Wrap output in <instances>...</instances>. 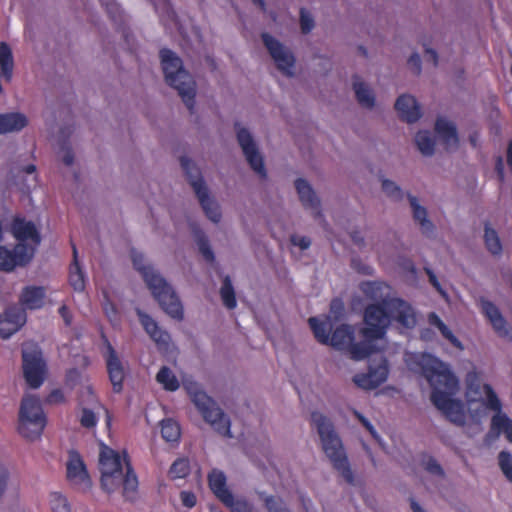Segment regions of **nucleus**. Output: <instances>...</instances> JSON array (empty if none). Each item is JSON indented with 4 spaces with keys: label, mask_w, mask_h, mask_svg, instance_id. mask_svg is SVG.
Instances as JSON below:
<instances>
[{
    "label": "nucleus",
    "mask_w": 512,
    "mask_h": 512,
    "mask_svg": "<svg viewBox=\"0 0 512 512\" xmlns=\"http://www.w3.org/2000/svg\"><path fill=\"white\" fill-rule=\"evenodd\" d=\"M395 110L400 119L407 123H415L421 117L420 106L411 95H400L395 102Z\"/></svg>",
    "instance_id": "obj_21"
},
{
    "label": "nucleus",
    "mask_w": 512,
    "mask_h": 512,
    "mask_svg": "<svg viewBox=\"0 0 512 512\" xmlns=\"http://www.w3.org/2000/svg\"><path fill=\"white\" fill-rule=\"evenodd\" d=\"M160 59L166 83L178 91L190 113H193L196 96L193 77L184 69L181 58L172 50L168 48L161 49Z\"/></svg>",
    "instance_id": "obj_6"
},
{
    "label": "nucleus",
    "mask_w": 512,
    "mask_h": 512,
    "mask_svg": "<svg viewBox=\"0 0 512 512\" xmlns=\"http://www.w3.org/2000/svg\"><path fill=\"white\" fill-rule=\"evenodd\" d=\"M183 385L203 419L222 436L231 437L230 420L216 402L201 390L197 382L185 381Z\"/></svg>",
    "instance_id": "obj_7"
},
{
    "label": "nucleus",
    "mask_w": 512,
    "mask_h": 512,
    "mask_svg": "<svg viewBox=\"0 0 512 512\" xmlns=\"http://www.w3.org/2000/svg\"><path fill=\"white\" fill-rule=\"evenodd\" d=\"M425 272L429 278V282L432 284L434 288H436L439 292H442L441 285L435 275V273L430 268H425Z\"/></svg>",
    "instance_id": "obj_61"
},
{
    "label": "nucleus",
    "mask_w": 512,
    "mask_h": 512,
    "mask_svg": "<svg viewBox=\"0 0 512 512\" xmlns=\"http://www.w3.org/2000/svg\"><path fill=\"white\" fill-rule=\"evenodd\" d=\"M260 499L267 512H291L288 504L280 496L262 493Z\"/></svg>",
    "instance_id": "obj_37"
},
{
    "label": "nucleus",
    "mask_w": 512,
    "mask_h": 512,
    "mask_svg": "<svg viewBox=\"0 0 512 512\" xmlns=\"http://www.w3.org/2000/svg\"><path fill=\"white\" fill-rule=\"evenodd\" d=\"M58 312L60 314V316L63 318L65 324L67 326L71 325V322H72V315L68 309V307L66 305H62L59 309H58Z\"/></svg>",
    "instance_id": "obj_60"
},
{
    "label": "nucleus",
    "mask_w": 512,
    "mask_h": 512,
    "mask_svg": "<svg viewBox=\"0 0 512 512\" xmlns=\"http://www.w3.org/2000/svg\"><path fill=\"white\" fill-rule=\"evenodd\" d=\"M382 190L389 197L394 198L396 200L402 199V197H403L401 188L390 180L385 179L382 181Z\"/></svg>",
    "instance_id": "obj_47"
},
{
    "label": "nucleus",
    "mask_w": 512,
    "mask_h": 512,
    "mask_svg": "<svg viewBox=\"0 0 512 512\" xmlns=\"http://www.w3.org/2000/svg\"><path fill=\"white\" fill-rule=\"evenodd\" d=\"M237 140L250 167L262 178L266 177L264 162L252 135L246 128L237 130Z\"/></svg>",
    "instance_id": "obj_16"
},
{
    "label": "nucleus",
    "mask_w": 512,
    "mask_h": 512,
    "mask_svg": "<svg viewBox=\"0 0 512 512\" xmlns=\"http://www.w3.org/2000/svg\"><path fill=\"white\" fill-rule=\"evenodd\" d=\"M423 376L432 387L431 402L452 423L464 425L465 413L460 400L452 398L458 389V379L448 365L430 355L421 362Z\"/></svg>",
    "instance_id": "obj_1"
},
{
    "label": "nucleus",
    "mask_w": 512,
    "mask_h": 512,
    "mask_svg": "<svg viewBox=\"0 0 512 512\" xmlns=\"http://www.w3.org/2000/svg\"><path fill=\"white\" fill-rule=\"evenodd\" d=\"M373 341L374 340H366L364 338V341L356 343L352 342L348 348L351 358L353 360H363L375 353L377 351V347L372 343Z\"/></svg>",
    "instance_id": "obj_32"
},
{
    "label": "nucleus",
    "mask_w": 512,
    "mask_h": 512,
    "mask_svg": "<svg viewBox=\"0 0 512 512\" xmlns=\"http://www.w3.org/2000/svg\"><path fill=\"white\" fill-rule=\"evenodd\" d=\"M106 352L104 359L109 380L112 384L113 392L120 393L123 390V383L126 377V369L124 364L109 340L104 337Z\"/></svg>",
    "instance_id": "obj_13"
},
{
    "label": "nucleus",
    "mask_w": 512,
    "mask_h": 512,
    "mask_svg": "<svg viewBox=\"0 0 512 512\" xmlns=\"http://www.w3.org/2000/svg\"><path fill=\"white\" fill-rule=\"evenodd\" d=\"M415 142L423 155L430 156L434 153L435 141L428 131L417 132Z\"/></svg>",
    "instance_id": "obj_39"
},
{
    "label": "nucleus",
    "mask_w": 512,
    "mask_h": 512,
    "mask_svg": "<svg viewBox=\"0 0 512 512\" xmlns=\"http://www.w3.org/2000/svg\"><path fill=\"white\" fill-rule=\"evenodd\" d=\"M261 37L269 54L275 61L277 68L288 76L292 75L291 69L295 63L293 54L287 51L284 46L270 34L263 33Z\"/></svg>",
    "instance_id": "obj_15"
},
{
    "label": "nucleus",
    "mask_w": 512,
    "mask_h": 512,
    "mask_svg": "<svg viewBox=\"0 0 512 512\" xmlns=\"http://www.w3.org/2000/svg\"><path fill=\"white\" fill-rule=\"evenodd\" d=\"M392 321L404 328H413L416 317L411 305L403 299L368 304L363 312L365 326L361 329V335L366 340L382 339Z\"/></svg>",
    "instance_id": "obj_2"
},
{
    "label": "nucleus",
    "mask_w": 512,
    "mask_h": 512,
    "mask_svg": "<svg viewBox=\"0 0 512 512\" xmlns=\"http://www.w3.org/2000/svg\"><path fill=\"white\" fill-rule=\"evenodd\" d=\"M231 512H252V506L246 500H235L232 496L231 501L223 502Z\"/></svg>",
    "instance_id": "obj_45"
},
{
    "label": "nucleus",
    "mask_w": 512,
    "mask_h": 512,
    "mask_svg": "<svg viewBox=\"0 0 512 512\" xmlns=\"http://www.w3.org/2000/svg\"><path fill=\"white\" fill-rule=\"evenodd\" d=\"M23 375L32 389L39 388L45 379L46 363L43 360L42 352L36 345H29L22 350Z\"/></svg>",
    "instance_id": "obj_10"
},
{
    "label": "nucleus",
    "mask_w": 512,
    "mask_h": 512,
    "mask_svg": "<svg viewBox=\"0 0 512 512\" xmlns=\"http://www.w3.org/2000/svg\"><path fill=\"white\" fill-rule=\"evenodd\" d=\"M46 426V416L38 397L26 395L23 397L19 410V433L34 440L40 437Z\"/></svg>",
    "instance_id": "obj_8"
},
{
    "label": "nucleus",
    "mask_w": 512,
    "mask_h": 512,
    "mask_svg": "<svg viewBox=\"0 0 512 512\" xmlns=\"http://www.w3.org/2000/svg\"><path fill=\"white\" fill-rule=\"evenodd\" d=\"M190 473V463L185 458H179L173 462L169 469L171 479H183Z\"/></svg>",
    "instance_id": "obj_43"
},
{
    "label": "nucleus",
    "mask_w": 512,
    "mask_h": 512,
    "mask_svg": "<svg viewBox=\"0 0 512 512\" xmlns=\"http://www.w3.org/2000/svg\"><path fill=\"white\" fill-rule=\"evenodd\" d=\"M181 167L192 186L205 215L214 223L221 219V212L218 204L210 198L200 169L186 156L180 158Z\"/></svg>",
    "instance_id": "obj_9"
},
{
    "label": "nucleus",
    "mask_w": 512,
    "mask_h": 512,
    "mask_svg": "<svg viewBox=\"0 0 512 512\" xmlns=\"http://www.w3.org/2000/svg\"><path fill=\"white\" fill-rule=\"evenodd\" d=\"M0 66L5 80L10 81L13 72V55L6 42L0 43Z\"/></svg>",
    "instance_id": "obj_36"
},
{
    "label": "nucleus",
    "mask_w": 512,
    "mask_h": 512,
    "mask_svg": "<svg viewBox=\"0 0 512 512\" xmlns=\"http://www.w3.org/2000/svg\"><path fill=\"white\" fill-rule=\"evenodd\" d=\"M195 238L201 255L207 262L212 263L215 260V255L210 247L209 240L206 234L203 231L198 230L195 232Z\"/></svg>",
    "instance_id": "obj_42"
},
{
    "label": "nucleus",
    "mask_w": 512,
    "mask_h": 512,
    "mask_svg": "<svg viewBox=\"0 0 512 512\" xmlns=\"http://www.w3.org/2000/svg\"><path fill=\"white\" fill-rule=\"evenodd\" d=\"M425 469L435 475H443L444 471L441 467V465L432 457H429L427 461L425 462Z\"/></svg>",
    "instance_id": "obj_52"
},
{
    "label": "nucleus",
    "mask_w": 512,
    "mask_h": 512,
    "mask_svg": "<svg viewBox=\"0 0 512 512\" xmlns=\"http://www.w3.org/2000/svg\"><path fill=\"white\" fill-rule=\"evenodd\" d=\"M49 504L52 512H71V506L67 498L59 492L50 494Z\"/></svg>",
    "instance_id": "obj_44"
},
{
    "label": "nucleus",
    "mask_w": 512,
    "mask_h": 512,
    "mask_svg": "<svg viewBox=\"0 0 512 512\" xmlns=\"http://www.w3.org/2000/svg\"><path fill=\"white\" fill-rule=\"evenodd\" d=\"M9 479L8 470L0 463V498L3 496Z\"/></svg>",
    "instance_id": "obj_58"
},
{
    "label": "nucleus",
    "mask_w": 512,
    "mask_h": 512,
    "mask_svg": "<svg viewBox=\"0 0 512 512\" xmlns=\"http://www.w3.org/2000/svg\"><path fill=\"white\" fill-rule=\"evenodd\" d=\"M353 89L355 91V96L358 103L365 108H372L375 104V97L368 86L358 80V77L355 76L353 82Z\"/></svg>",
    "instance_id": "obj_31"
},
{
    "label": "nucleus",
    "mask_w": 512,
    "mask_h": 512,
    "mask_svg": "<svg viewBox=\"0 0 512 512\" xmlns=\"http://www.w3.org/2000/svg\"><path fill=\"white\" fill-rule=\"evenodd\" d=\"M132 262L162 310L170 317L182 320L184 313L181 301L167 281L156 273L153 267L144 264V256L141 253L133 252Z\"/></svg>",
    "instance_id": "obj_4"
},
{
    "label": "nucleus",
    "mask_w": 512,
    "mask_h": 512,
    "mask_svg": "<svg viewBox=\"0 0 512 512\" xmlns=\"http://www.w3.org/2000/svg\"><path fill=\"white\" fill-rule=\"evenodd\" d=\"M136 314L146 333L157 345H168L170 335L165 330L161 329L158 323L149 314L139 308L136 309Z\"/></svg>",
    "instance_id": "obj_23"
},
{
    "label": "nucleus",
    "mask_w": 512,
    "mask_h": 512,
    "mask_svg": "<svg viewBox=\"0 0 512 512\" xmlns=\"http://www.w3.org/2000/svg\"><path fill=\"white\" fill-rule=\"evenodd\" d=\"M101 471V487L107 493L123 488L122 495L126 500L133 501L138 492V478L131 465L129 456L123 457L112 448L103 446L99 457Z\"/></svg>",
    "instance_id": "obj_3"
},
{
    "label": "nucleus",
    "mask_w": 512,
    "mask_h": 512,
    "mask_svg": "<svg viewBox=\"0 0 512 512\" xmlns=\"http://www.w3.org/2000/svg\"><path fill=\"white\" fill-rule=\"evenodd\" d=\"M483 390L486 395V407L496 412L491 419V430L504 433L506 439L512 442V420L506 414L501 413L502 404L492 386L484 384Z\"/></svg>",
    "instance_id": "obj_11"
},
{
    "label": "nucleus",
    "mask_w": 512,
    "mask_h": 512,
    "mask_svg": "<svg viewBox=\"0 0 512 512\" xmlns=\"http://www.w3.org/2000/svg\"><path fill=\"white\" fill-rule=\"evenodd\" d=\"M506 158L507 165L512 172V139L508 142Z\"/></svg>",
    "instance_id": "obj_64"
},
{
    "label": "nucleus",
    "mask_w": 512,
    "mask_h": 512,
    "mask_svg": "<svg viewBox=\"0 0 512 512\" xmlns=\"http://www.w3.org/2000/svg\"><path fill=\"white\" fill-rule=\"evenodd\" d=\"M435 131L439 135V137L443 140L445 145H450L451 143L454 146L458 145V135L456 127L453 123L443 119L438 118L435 123Z\"/></svg>",
    "instance_id": "obj_30"
},
{
    "label": "nucleus",
    "mask_w": 512,
    "mask_h": 512,
    "mask_svg": "<svg viewBox=\"0 0 512 512\" xmlns=\"http://www.w3.org/2000/svg\"><path fill=\"white\" fill-rule=\"evenodd\" d=\"M484 241L486 248L493 255H499L502 252V245L497 232L490 228L488 223L485 225Z\"/></svg>",
    "instance_id": "obj_41"
},
{
    "label": "nucleus",
    "mask_w": 512,
    "mask_h": 512,
    "mask_svg": "<svg viewBox=\"0 0 512 512\" xmlns=\"http://www.w3.org/2000/svg\"><path fill=\"white\" fill-rule=\"evenodd\" d=\"M311 421L316 427L321 439L322 449L329 458L332 466L350 485L355 484L354 474L344 451L342 441L334 430L332 422L322 413H311Z\"/></svg>",
    "instance_id": "obj_5"
},
{
    "label": "nucleus",
    "mask_w": 512,
    "mask_h": 512,
    "mask_svg": "<svg viewBox=\"0 0 512 512\" xmlns=\"http://www.w3.org/2000/svg\"><path fill=\"white\" fill-rule=\"evenodd\" d=\"M67 479L73 485L80 486L83 490L91 487V479L88 474L86 465L76 450L68 453V461L66 464Z\"/></svg>",
    "instance_id": "obj_17"
},
{
    "label": "nucleus",
    "mask_w": 512,
    "mask_h": 512,
    "mask_svg": "<svg viewBox=\"0 0 512 512\" xmlns=\"http://www.w3.org/2000/svg\"><path fill=\"white\" fill-rule=\"evenodd\" d=\"M97 421V417L91 409L83 408L80 423L84 428L91 429L95 427Z\"/></svg>",
    "instance_id": "obj_48"
},
{
    "label": "nucleus",
    "mask_w": 512,
    "mask_h": 512,
    "mask_svg": "<svg viewBox=\"0 0 512 512\" xmlns=\"http://www.w3.org/2000/svg\"><path fill=\"white\" fill-rule=\"evenodd\" d=\"M291 243L295 246H298L302 250H306L310 247L311 240L306 236L293 235L291 236Z\"/></svg>",
    "instance_id": "obj_56"
},
{
    "label": "nucleus",
    "mask_w": 512,
    "mask_h": 512,
    "mask_svg": "<svg viewBox=\"0 0 512 512\" xmlns=\"http://www.w3.org/2000/svg\"><path fill=\"white\" fill-rule=\"evenodd\" d=\"M308 323L316 340L321 344L328 345L331 330L330 324L319 320L317 317H310Z\"/></svg>",
    "instance_id": "obj_33"
},
{
    "label": "nucleus",
    "mask_w": 512,
    "mask_h": 512,
    "mask_svg": "<svg viewBox=\"0 0 512 512\" xmlns=\"http://www.w3.org/2000/svg\"><path fill=\"white\" fill-rule=\"evenodd\" d=\"M314 19L305 8L300 9V28L303 34H308L314 28Z\"/></svg>",
    "instance_id": "obj_46"
},
{
    "label": "nucleus",
    "mask_w": 512,
    "mask_h": 512,
    "mask_svg": "<svg viewBox=\"0 0 512 512\" xmlns=\"http://www.w3.org/2000/svg\"><path fill=\"white\" fill-rule=\"evenodd\" d=\"M221 299L223 304L228 309H234L237 305L235 291L229 276L223 279L220 289Z\"/></svg>",
    "instance_id": "obj_40"
},
{
    "label": "nucleus",
    "mask_w": 512,
    "mask_h": 512,
    "mask_svg": "<svg viewBox=\"0 0 512 512\" xmlns=\"http://www.w3.org/2000/svg\"><path fill=\"white\" fill-rule=\"evenodd\" d=\"M180 499L182 504L187 508L194 507L197 502L195 494L190 491H182L180 493Z\"/></svg>",
    "instance_id": "obj_55"
},
{
    "label": "nucleus",
    "mask_w": 512,
    "mask_h": 512,
    "mask_svg": "<svg viewBox=\"0 0 512 512\" xmlns=\"http://www.w3.org/2000/svg\"><path fill=\"white\" fill-rule=\"evenodd\" d=\"M62 161L63 163L66 165V166H71L74 162V154H73V151L68 148L64 155H63V158H62Z\"/></svg>",
    "instance_id": "obj_63"
},
{
    "label": "nucleus",
    "mask_w": 512,
    "mask_h": 512,
    "mask_svg": "<svg viewBox=\"0 0 512 512\" xmlns=\"http://www.w3.org/2000/svg\"><path fill=\"white\" fill-rule=\"evenodd\" d=\"M27 125V117L20 112L0 114V134L21 131Z\"/></svg>",
    "instance_id": "obj_27"
},
{
    "label": "nucleus",
    "mask_w": 512,
    "mask_h": 512,
    "mask_svg": "<svg viewBox=\"0 0 512 512\" xmlns=\"http://www.w3.org/2000/svg\"><path fill=\"white\" fill-rule=\"evenodd\" d=\"M481 308H482L483 314L490 321V323L493 326L494 330L500 336L508 335V330L506 328V320L502 316V314H501L500 310L498 309V307L495 304H493L491 301L482 300L481 301Z\"/></svg>",
    "instance_id": "obj_26"
},
{
    "label": "nucleus",
    "mask_w": 512,
    "mask_h": 512,
    "mask_svg": "<svg viewBox=\"0 0 512 512\" xmlns=\"http://www.w3.org/2000/svg\"><path fill=\"white\" fill-rule=\"evenodd\" d=\"M408 65L416 75L421 72V58L418 53H413L408 59Z\"/></svg>",
    "instance_id": "obj_57"
},
{
    "label": "nucleus",
    "mask_w": 512,
    "mask_h": 512,
    "mask_svg": "<svg viewBox=\"0 0 512 512\" xmlns=\"http://www.w3.org/2000/svg\"><path fill=\"white\" fill-rule=\"evenodd\" d=\"M408 199L413 210L414 219L419 222V224L421 225L422 229L425 232L431 231L433 229V224L427 218L426 209L423 206L419 205L418 200L415 196L409 194Z\"/></svg>",
    "instance_id": "obj_35"
},
{
    "label": "nucleus",
    "mask_w": 512,
    "mask_h": 512,
    "mask_svg": "<svg viewBox=\"0 0 512 512\" xmlns=\"http://www.w3.org/2000/svg\"><path fill=\"white\" fill-rule=\"evenodd\" d=\"M161 435L167 442H177L181 436L179 424L172 419H165L161 422Z\"/></svg>",
    "instance_id": "obj_38"
},
{
    "label": "nucleus",
    "mask_w": 512,
    "mask_h": 512,
    "mask_svg": "<svg viewBox=\"0 0 512 512\" xmlns=\"http://www.w3.org/2000/svg\"><path fill=\"white\" fill-rule=\"evenodd\" d=\"M11 230L13 236L19 241V243L30 240L35 246L40 244L41 238L36 229V226L31 221H26L24 218H14Z\"/></svg>",
    "instance_id": "obj_22"
},
{
    "label": "nucleus",
    "mask_w": 512,
    "mask_h": 512,
    "mask_svg": "<svg viewBox=\"0 0 512 512\" xmlns=\"http://www.w3.org/2000/svg\"><path fill=\"white\" fill-rule=\"evenodd\" d=\"M208 483L212 492L222 503L231 501L233 494L227 488V479L222 471L213 469L208 474Z\"/></svg>",
    "instance_id": "obj_25"
},
{
    "label": "nucleus",
    "mask_w": 512,
    "mask_h": 512,
    "mask_svg": "<svg viewBox=\"0 0 512 512\" xmlns=\"http://www.w3.org/2000/svg\"><path fill=\"white\" fill-rule=\"evenodd\" d=\"M72 249L73 261L69 267V283L75 291L82 292L86 285L85 274L80 267L77 248L74 244L72 245Z\"/></svg>",
    "instance_id": "obj_29"
},
{
    "label": "nucleus",
    "mask_w": 512,
    "mask_h": 512,
    "mask_svg": "<svg viewBox=\"0 0 512 512\" xmlns=\"http://www.w3.org/2000/svg\"><path fill=\"white\" fill-rule=\"evenodd\" d=\"M441 335L448 340L454 347L462 348V344L459 339L453 334V332L444 323L439 329Z\"/></svg>",
    "instance_id": "obj_49"
},
{
    "label": "nucleus",
    "mask_w": 512,
    "mask_h": 512,
    "mask_svg": "<svg viewBox=\"0 0 512 512\" xmlns=\"http://www.w3.org/2000/svg\"><path fill=\"white\" fill-rule=\"evenodd\" d=\"M295 188L302 205L312 211L315 219L321 218L320 201L311 185L306 180L299 178L295 181Z\"/></svg>",
    "instance_id": "obj_20"
},
{
    "label": "nucleus",
    "mask_w": 512,
    "mask_h": 512,
    "mask_svg": "<svg viewBox=\"0 0 512 512\" xmlns=\"http://www.w3.org/2000/svg\"><path fill=\"white\" fill-rule=\"evenodd\" d=\"M499 466L504 472L512 466V455L507 451H501L498 455Z\"/></svg>",
    "instance_id": "obj_54"
},
{
    "label": "nucleus",
    "mask_w": 512,
    "mask_h": 512,
    "mask_svg": "<svg viewBox=\"0 0 512 512\" xmlns=\"http://www.w3.org/2000/svg\"><path fill=\"white\" fill-rule=\"evenodd\" d=\"M389 374L388 361L384 356H379L378 359L371 360L368 372L356 374L353 377V382L364 390H372L384 383Z\"/></svg>",
    "instance_id": "obj_12"
},
{
    "label": "nucleus",
    "mask_w": 512,
    "mask_h": 512,
    "mask_svg": "<svg viewBox=\"0 0 512 512\" xmlns=\"http://www.w3.org/2000/svg\"><path fill=\"white\" fill-rule=\"evenodd\" d=\"M354 415L360 421V423L367 429V431L371 434V436L374 439L378 440L379 435H378L377 431L375 430L374 426L370 423V421L357 411L354 412Z\"/></svg>",
    "instance_id": "obj_50"
},
{
    "label": "nucleus",
    "mask_w": 512,
    "mask_h": 512,
    "mask_svg": "<svg viewBox=\"0 0 512 512\" xmlns=\"http://www.w3.org/2000/svg\"><path fill=\"white\" fill-rule=\"evenodd\" d=\"M354 415L360 421V423L367 429V431L371 434V436L374 439L378 440L379 435H378L377 431L375 430L374 426L370 423V421L357 411L354 412Z\"/></svg>",
    "instance_id": "obj_51"
},
{
    "label": "nucleus",
    "mask_w": 512,
    "mask_h": 512,
    "mask_svg": "<svg viewBox=\"0 0 512 512\" xmlns=\"http://www.w3.org/2000/svg\"><path fill=\"white\" fill-rule=\"evenodd\" d=\"M428 322L430 325L436 327L438 330L444 324L442 319L435 312H431L428 314Z\"/></svg>",
    "instance_id": "obj_62"
},
{
    "label": "nucleus",
    "mask_w": 512,
    "mask_h": 512,
    "mask_svg": "<svg viewBox=\"0 0 512 512\" xmlns=\"http://www.w3.org/2000/svg\"><path fill=\"white\" fill-rule=\"evenodd\" d=\"M354 340V331L351 326L342 324L333 331L329 338V344L335 349L345 350L350 347Z\"/></svg>",
    "instance_id": "obj_28"
},
{
    "label": "nucleus",
    "mask_w": 512,
    "mask_h": 512,
    "mask_svg": "<svg viewBox=\"0 0 512 512\" xmlns=\"http://www.w3.org/2000/svg\"><path fill=\"white\" fill-rule=\"evenodd\" d=\"M47 292L43 286L28 285L25 286L19 295V304L21 309L39 310L46 303Z\"/></svg>",
    "instance_id": "obj_19"
},
{
    "label": "nucleus",
    "mask_w": 512,
    "mask_h": 512,
    "mask_svg": "<svg viewBox=\"0 0 512 512\" xmlns=\"http://www.w3.org/2000/svg\"><path fill=\"white\" fill-rule=\"evenodd\" d=\"M495 170L499 179L500 183L504 182V163L503 158L501 156H498L495 163Z\"/></svg>",
    "instance_id": "obj_59"
},
{
    "label": "nucleus",
    "mask_w": 512,
    "mask_h": 512,
    "mask_svg": "<svg viewBox=\"0 0 512 512\" xmlns=\"http://www.w3.org/2000/svg\"><path fill=\"white\" fill-rule=\"evenodd\" d=\"M360 290L365 297L374 303H383L384 301L395 300V297H390V286L381 281H364L360 284Z\"/></svg>",
    "instance_id": "obj_24"
},
{
    "label": "nucleus",
    "mask_w": 512,
    "mask_h": 512,
    "mask_svg": "<svg viewBox=\"0 0 512 512\" xmlns=\"http://www.w3.org/2000/svg\"><path fill=\"white\" fill-rule=\"evenodd\" d=\"M156 381L166 390L170 392L176 391L180 387V383L176 375L167 366H162L156 374Z\"/></svg>",
    "instance_id": "obj_34"
},
{
    "label": "nucleus",
    "mask_w": 512,
    "mask_h": 512,
    "mask_svg": "<svg viewBox=\"0 0 512 512\" xmlns=\"http://www.w3.org/2000/svg\"><path fill=\"white\" fill-rule=\"evenodd\" d=\"M65 401L64 393L61 389L52 390L46 397L48 404H59Z\"/></svg>",
    "instance_id": "obj_53"
},
{
    "label": "nucleus",
    "mask_w": 512,
    "mask_h": 512,
    "mask_svg": "<svg viewBox=\"0 0 512 512\" xmlns=\"http://www.w3.org/2000/svg\"><path fill=\"white\" fill-rule=\"evenodd\" d=\"M33 254L34 248L22 243H18L12 250L0 246V270L10 272L16 266H24L30 262Z\"/></svg>",
    "instance_id": "obj_14"
},
{
    "label": "nucleus",
    "mask_w": 512,
    "mask_h": 512,
    "mask_svg": "<svg viewBox=\"0 0 512 512\" xmlns=\"http://www.w3.org/2000/svg\"><path fill=\"white\" fill-rule=\"evenodd\" d=\"M26 320L27 315L24 310L16 305L9 306L0 315V337L9 338L26 323Z\"/></svg>",
    "instance_id": "obj_18"
}]
</instances>
